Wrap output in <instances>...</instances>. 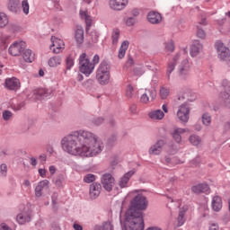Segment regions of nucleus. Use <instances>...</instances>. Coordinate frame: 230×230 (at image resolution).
<instances>
[{"instance_id": "nucleus-1", "label": "nucleus", "mask_w": 230, "mask_h": 230, "mask_svg": "<svg viewBox=\"0 0 230 230\" xmlns=\"http://www.w3.org/2000/svg\"><path fill=\"white\" fill-rule=\"evenodd\" d=\"M61 147L75 157H96L103 152L105 145L96 134L80 129L63 137Z\"/></svg>"}, {"instance_id": "nucleus-2", "label": "nucleus", "mask_w": 230, "mask_h": 230, "mask_svg": "<svg viewBox=\"0 0 230 230\" xmlns=\"http://www.w3.org/2000/svg\"><path fill=\"white\" fill-rule=\"evenodd\" d=\"M148 208V199L143 194L137 195L131 201V207L125 215L124 225L122 227H130L137 224V219L143 220V212Z\"/></svg>"}, {"instance_id": "nucleus-3", "label": "nucleus", "mask_w": 230, "mask_h": 230, "mask_svg": "<svg viewBox=\"0 0 230 230\" xmlns=\"http://www.w3.org/2000/svg\"><path fill=\"white\" fill-rule=\"evenodd\" d=\"M96 80L100 85H107L111 82V66L102 61L96 71Z\"/></svg>"}, {"instance_id": "nucleus-4", "label": "nucleus", "mask_w": 230, "mask_h": 230, "mask_svg": "<svg viewBox=\"0 0 230 230\" xmlns=\"http://www.w3.org/2000/svg\"><path fill=\"white\" fill-rule=\"evenodd\" d=\"M79 69L85 76H89L94 71V64L87 58V54L85 53L81 54L79 57Z\"/></svg>"}, {"instance_id": "nucleus-5", "label": "nucleus", "mask_w": 230, "mask_h": 230, "mask_svg": "<svg viewBox=\"0 0 230 230\" xmlns=\"http://www.w3.org/2000/svg\"><path fill=\"white\" fill-rule=\"evenodd\" d=\"M178 76L180 80L186 81L190 78V61L183 59L178 66Z\"/></svg>"}, {"instance_id": "nucleus-6", "label": "nucleus", "mask_w": 230, "mask_h": 230, "mask_svg": "<svg viewBox=\"0 0 230 230\" xmlns=\"http://www.w3.org/2000/svg\"><path fill=\"white\" fill-rule=\"evenodd\" d=\"M26 49V42L15 41L9 47V53L13 57H19Z\"/></svg>"}, {"instance_id": "nucleus-7", "label": "nucleus", "mask_w": 230, "mask_h": 230, "mask_svg": "<svg viewBox=\"0 0 230 230\" xmlns=\"http://www.w3.org/2000/svg\"><path fill=\"white\" fill-rule=\"evenodd\" d=\"M177 118L181 123H188L190 120V106L188 104H181L179 107Z\"/></svg>"}, {"instance_id": "nucleus-8", "label": "nucleus", "mask_w": 230, "mask_h": 230, "mask_svg": "<svg viewBox=\"0 0 230 230\" xmlns=\"http://www.w3.org/2000/svg\"><path fill=\"white\" fill-rule=\"evenodd\" d=\"M216 49L217 51V55L221 60H227L230 57L229 48L226 47L222 41L218 40L216 42Z\"/></svg>"}, {"instance_id": "nucleus-9", "label": "nucleus", "mask_w": 230, "mask_h": 230, "mask_svg": "<svg viewBox=\"0 0 230 230\" xmlns=\"http://www.w3.org/2000/svg\"><path fill=\"white\" fill-rule=\"evenodd\" d=\"M116 180L112 177L111 173H104L102 176V188L106 190V191H112V188H114V184Z\"/></svg>"}, {"instance_id": "nucleus-10", "label": "nucleus", "mask_w": 230, "mask_h": 230, "mask_svg": "<svg viewBox=\"0 0 230 230\" xmlns=\"http://www.w3.org/2000/svg\"><path fill=\"white\" fill-rule=\"evenodd\" d=\"M157 97V92L155 89H146V92L141 95L140 102L145 105L154 102Z\"/></svg>"}, {"instance_id": "nucleus-11", "label": "nucleus", "mask_w": 230, "mask_h": 230, "mask_svg": "<svg viewBox=\"0 0 230 230\" xmlns=\"http://www.w3.org/2000/svg\"><path fill=\"white\" fill-rule=\"evenodd\" d=\"M51 42L52 44L50 45V49L53 51V53L58 54L64 51V49L66 48V44L64 43V40L55 36H52Z\"/></svg>"}, {"instance_id": "nucleus-12", "label": "nucleus", "mask_w": 230, "mask_h": 230, "mask_svg": "<svg viewBox=\"0 0 230 230\" xmlns=\"http://www.w3.org/2000/svg\"><path fill=\"white\" fill-rule=\"evenodd\" d=\"M222 86L225 88V92L221 93V100H223L226 107H230V82L227 79H224Z\"/></svg>"}, {"instance_id": "nucleus-13", "label": "nucleus", "mask_w": 230, "mask_h": 230, "mask_svg": "<svg viewBox=\"0 0 230 230\" xmlns=\"http://www.w3.org/2000/svg\"><path fill=\"white\" fill-rule=\"evenodd\" d=\"M179 60H181V54H176L172 58V59H171L168 62L167 70H166V78H167L168 82H170L171 76H172V73H173V71H175V66H177Z\"/></svg>"}, {"instance_id": "nucleus-14", "label": "nucleus", "mask_w": 230, "mask_h": 230, "mask_svg": "<svg viewBox=\"0 0 230 230\" xmlns=\"http://www.w3.org/2000/svg\"><path fill=\"white\" fill-rule=\"evenodd\" d=\"M166 145L164 140L159 139L157 142H155L154 145H152L148 149L149 155H161V153L163 152V148Z\"/></svg>"}, {"instance_id": "nucleus-15", "label": "nucleus", "mask_w": 230, "mask_h": 230, "mask_svg": "<svg viewBox=\"0 0 230 230\" xmlns=\"http://www.w3.org/2000/svg\"><path fill=\"white\" fill-rule=\"evenodd\" d=\"M4 88L9 91H18V89H21V81L16 77L6 78L4 81Z\"/></svg>"}, {"instance_id": "nucleus-16", "label": "nucleus", "mask_w": 230, "mask_h": 230, "mask_svg": "<svg viewBox=\"0 0 230 230\" xmlns=\"http://www.w3.org/2000/svg\"><path fill=\"white\" fill-rule=\"evenodd\" d=\"M186 132H190V129L182 128H174L171 132V136L173 141H175V143L181 145V143L182 142V134H186Z\"/></svg>"}, {"instance_id": "nucleus-17", "label": "nucleus", "mask_w": 230, "mask_h": 230, "mask_svg": "<svg viewBox=\"0 0 230 230\" xmlns=\"http://www.w3.org/2000/svg\"><path fill=\"white\" fill-rule=\"evenodd\" d=\"M122 230H145V221L141 218L137 219V224H133V226L128 227H122ZM146 230H163L158 226H151Z\"/></svg>"}, {"instance_id": "nucleus-18", "label": "nucleus", "mask_w": 230, "mask_h": 230, "mask_svg": "<svg viewBox=\"0 0 230 230\" xmlns=\"http://www.w3.org/2000/svg\"><path fill=\"white\" fill-rule=\"evenodd\" d=\"M16 222L20 226H24V224H28V222H31V211L23 210V211L20 212L16 216Z\"/></svg>"}, {"instance_id": "nucleus-19", "label": "nucleus", "mask_w": 230, "mask_h": 230, "mask_svg": "<svg viewBox=\"0 0 230 230\" xmlns=\"http://www.w3.org/2000/svg\"><path fill=\"white\" fill-rule=\"evenodd\" d=\"M109 4L111 10L119 12L127 8V5L128 4V0H110Z\"/></svg>"}, {"instance_id": "nucleus-20", "label": "nucleus", "mask_w": 230, "mask_h": 230, "mask_svg": "<svg viewBox=\"0 0 230 230\" xmlns=\"http://www.w3.org/2000/svg\"><path fill=\"white\" fill-rule=\"evenodd\" d=\"M101 193H102V184L98 182H93L90 185L89 195L92 200H94L97 198H99Z\"/></svg>"}, {"instance_id": "nucleus-21", "label": "nucleus", "mask_w": 230, "mask_h": 230, "mask_svg": "<svg viewBox=\"0 0 230 230\" xmlns=\"http://www.w3.org/2000/svg\"><path fill=\"white\" fill-rule=\"evenodd\" d=\"M48 188H49V181L48 180H42L38 182L34 189L35 197L40 199L43 190H48Z\"/></svg>"}, {"instance_id": "nucleus-22", "label": "nucleus", "mask_w": 230, "mask_h": 230, "mask_svg": "<svg viewBox=\"0 0 230 230\" xmlns=\"http://www.w3.org/2000/svg\"><path fill=\"white\" fill-rule=\"evenodd\" d=\"M222 208H223L222 198L218 195L214 196L211 200L212 211H215V213H220V211H222Z\"/></svg>"}, {"instance_id": "nucleus-23", "label": "nucleus", "mask_w": 230, "mask_h": 230, "mask_svg": "<svg viewBox=\"0 0 230 230\" xmlns=\"http://www.w3.org/2000/svg\"><path fill=\"white\" fill-rule=\"evenodd\" d=\"M203 48L204 47L202 46V43H200V41L199 40L193 41L190 50V57L195 58L199 56V54L202 51Z\"/></svg>"}, {"instance_id": "nucleus-24", "label": "nucleus", "mask_w": 230, "mask_h": 230, "mask_svg": "<svg viewBox=\"0 0 230 230\" xmlns=\"http://www.w3.org/2000/svg\"><path fill=\"white\" fill-rule=\"evenodd\" d=\"M51 90H48L46 88H40L32 92V93L35 94L34 99L36 100H38V98H49L51 96Z\"/></svg>"}, {"instance_id": "nucleus-25", "label": "nucleus", "mask_w": 230, "mask_h": 230, "mask_svg": "<svg viewBox=\"0 0 230 230\" xmlns=\"http://www.w3.org/2000/svg\"><path fill=\"white\" fill-rule=\"evenodd\" d=\"M192 193L199 195V193H208L209 191V186L206 183H199L191 187Z\"/></svg>"}, {"instance_id": "nucleus-26", "label": "nucleus", "mask_w": 230, "mask_h": 230, "mask_svg": "<svg viewBox=\"0 0 230 230\" xmlns=\"http://www.w3.org/2000/svg\"><path fill=\"white\" fill-rule=\"evenodd\" d=\"M147 20L151 24H159V22L163 21V17L161 16V13L153 11L147 14Z\"/></svg>"}, {"instance_id": "nucleus-27", "label": "nucleus", "mask_w": 230, "mask_h": 230, "mask_svg": "<svg viewBox=\"0 0 230 230\" xmlns=\"http://www.w3.org/2000/svg\"><path fill=\"white\" fill-rule=\"evenodd\" d=\"M134 171H129L127 173H125L123 177L119 179V186L120 188H127V186L128 185V181H130V178L132 177V175H134Z\"/></svg>"}, {"instance_id": "nucleus-28", "label": "nucleus", "mask_w": 230, "mask_h": 230, "mask_svg": "<svg viewBox=\"0 0 230 230\" xmlns=\"http://www.w3.org/2000/svg\"><path fill=\"white\" fill-rule=\"evenodd\" d=\"M80 17L81 19H84L85 21V24H86V33L89 32V30H91V26H93V19L91 18V16H89V14L87 13V11H80Z\"/></svg>"}, {"instance_id": "nucleus-29", "label": "nucleus", "mask_w": 230, "mask_h": 230, "mask_svg": "<svg viewBox=\"0 0 230 230\" xmlns=\"http://www.w3.org/2000/svg\"><path fill=\"white\" fill-rule=\"evenodd\" d=\"M22 57L23 60L29 64H31V62L35 60V53H33L30 49H23Z\"/></svg>"}, {"instance_id": "nucleus-30", "label": "nucleus", "mask_w": 230, "mask_h": 230, "mask_svg": "<svg viewBox=\"0 0 230 230\" xmlns=\"http://www.w3.org/2000/svg\"><path fill=\"white\" fill-rule=\"evenodd\" d=\"M186 211H188L187 206L183 207L179 211V216L177 219L179 227H181V226H184L186 222Z\"/></svg>"}, {"instance_id": "nucleus-31", "label": "nucleus", "mask_w": 230, "mask_h": 230, "mask_svg": "<svg viewBox=\"0 0 230 230\" xmlns=\"http://www.w3.org/2000/svg\"><path fill=\"white\" fill-rule=\"evenodd\" d=\"M148 116L151 119L161 120L163 118H164V112L161 110H155L149 112Z\"/></svg>"}, {"instance_id": "nucleus-32", "label": "nucleus", "mask_w": 230, "mask_h": 230, "mask_svg": "<svg viewBox=\"0 0 230 230\" xmlns=\"http://www.w3.org/2000/svg\"><path fill=\"white\" fill-rule=\"evenodd\" d=\"M129 42L125 40L121 43V46L119 49L118 58H125V55H127V50L128 49Z\"/></svg>"}, {"instance_id": "nucleus-33", "label": "nucleus", "mask_w": 230, "mask_h": 230, "mask_svg": "<svg viewBox=\"0 0 230 230\" xmlns=\"http://www.w3.org/2000/svg\"><path fill=\"white\" fill-rule=\"evenodd\" d=\"M75 37L77 44L84 43V28L82 26L78 25L76 27Z\"/></svg>"}, {"instance_id": "nucleus-34", "label": "nucleus", "mask_w": 230, "mask_h": 230, "mask_svg": "<svg viewBox=\"0 0 230 230\" xmlns=\"http://www.w3.org/2000/svg\"><path fill=\"white\" fill-rule=\"evenodd\" d=\"M8 11L13 12V13H19V0H9L7 5Z\"/></svg>"}, {"instance_id": "nucleus-35", "label": "nucleus", "mask_w": 230, "mask_h": 230, "mask_svg": "<svg viewBox=\"0 0 230 230\" xmlns=\"http://www.w3.org/2000/svg\"><path fill=\"white\" fill-rule=\"evenodd\" d=\"M48 64L49 67H58V66H60V64H62V58H60V57L58 56L52 57L49 59Z\"/></svg>"}, {"instance_id": "nucleus-36", "label": "nucleus", "mask_w": 230, "mask_h": 230, "mask_svg": "<svg viewBox=\"0 0 230 230\" xmlns=\"http://www.w3.org/2000/svg\"><path fill=\"white\" fill-rule=\"evenodd\" d=\"M49 6L55 12H62V4H60V0H49Z\"/></svg>"}, {"instance_id": "nucleus-37", "label": "nucleus", "mask_w": 230, "mask_h": 230, "mask_svg": "<svg viewBox=\"0 0 230 230\" xmlns=\"http://www.w3.org/2000/svg\"><path fill=\"white\" fill-rule=\"evenodd\" d=\"M119 29H113L111 32V40L113 46H116V44H118V42L119 41Z\"/></svg>"}, {"instance_id": "nucleus-38", "label": "nucleus", "mask_w": 230, "mask_h": 230, "mask_svg": "<svg viewBox=\"0 0 230 230\" xmlns=\"http://www.w3.org/2000/svg\"><path fill=\"white\" fill-rule=\"evenodd\" d=\"M168 96H170V88L166 86H162L160 88V98H162V100H166Z\"/></svg>"}, {"instance_id": "nucleus-39", "label": "nucleus", "mask_w": 230, "mask_h": 230, "mask_svg": "<svg viewBox=\"0 0 230 230\" xmlns=\"http://www.w3.org/2000/svg\"><path fill=\"white\" fill-rule=\"evenodd\" d=\"M190 143H191V145H193L194 146H199L201 140H200V137L197 136V135H191L189 138Z\"/></svg>"}, {"instance_id": "nucleus-40", "label": "nucleus", "mask_w": 230, "mask_h": 230, "mask_svg": "<svg viewBox=\"0 0 230 230\" xmlns=\"http://www.w3.org/2000/svg\"><path fill=\"white\" fill-rule=\"evenodd\" d=\"M8 22V15L4 13H0V28H4Z\"/></svg>"}, {"instance_id": "nucleus-41", "label": "nucleus", "mask_w": 230, "mask_h": 230, "mask_svg": "<svg viewBox=\"0 0 230 230\" xmlns=\"http://www.w3.org/2000/svg\"><path fill=\"white\" fill-rule=\"evenodd\" d=\"M6 175H8V165H6V164H2L0 165V177L4 179L6 178Z\"/></svg>"}, {"instance_id": "nucleus-42", "label": "nucleus", "mask_w": 230, "mask_h": 230, "mask_svg": "<svg viewBox=\"0 0 230 230\" xmlns=\"http://www.w3.org/2000/svg\"><path fill=\"white\" fill-rule=\"evenodd\" d=\"M202 123L206 127H209V125H211V115L209 113H204L202 115Z\"/></svg>"}, {"instance_id": "nucleus-43", "label": "nucleus", "mask_w": 230, "mask_h": 230, "mask_svg": "<svg viewBox=\"0 0 230 230\" xmlns=\"http://www.w3.org/2000/svg\"><path fill=\"white\" fill-rule=\"evenodd\" d=\"M22 9L25 15L30 13V3H28V0L22 1Z\"/></svg>"}, {"instance_id": "nucleus-44", "label": "nucleus", "mask_w": 230, "mask_h": 230, "mask_svg": "<svg viewBox=\"0 0 230 230\" xmlns=\"http://www.w3.org/2000/svg\"><path fill=\"white\" fill-rule=\"evenodd\" d=\"M96 181V176L94 174H86L84 177V182H86L87 184H91V182H94Z\"/></svg>"}, {"instance_id": "nucleus-45", "label": "nucleus", "mask_w": 230, "mask_h": 230, "mask_svg": "<svg viewBox=\"0 0 230 230\" xmlns=\"http://www.w3.org/2000/svg\"><path fill=\"white\" fill-rule=\"evenodd\" d=\"M102 230H114V225L111 221H104L102 224Z\"/></svg>"}, {"instance_id": "nucleus-46", "label": "nucleus", "mask_w": 230, "mask_h": 230, "mask_svg": "<svg viewBox=\"0 0 230 230\" xmlns=\"http://www.w3.org/2000/svg\"><path fill=\"white\" fill-rule=\"evenodd\" d=\"M66 69H71L75 66V58L73 56H68L66 59Z\"/></svg>"}, {"instance_id": "nucleus-47", "label": "nucleus", "mask_w": 230, "mask_h": 230, "mask_svg": "<svg viewBox=\"0 0 230 230\" xmlns=\"http://www.w3.org/2000/svg\"><path fill=\"white\" fill-rule=\"evenodd\" d=\"M165 49L169 53H173V51H175V45L173 44V41L170 40L168 42H165Z\"/></svg>"}, {"instance_id": "nucleus-48", "label": "nucleus", "mask_w": 230, "mask_h": 230, "mask_svg": "<svg viewBox=\"0 0 230 230\" xmlns=\"http://www.w3.org/2000/svg\"><path fill=\"white\" fill-rule=\"evenodd\" d=\"M2 116H3V119H4V121H8L10 119V118H12V116H13V113H12V111H4Z\"/></svg>"}, {"instance_id": "nucleus-49", "label": "nucleus", "mask_w": 230, "mask_h": 230, "mask_svg": "<svg viewBox=\"0 0 230 230\" xmlns=\"http://www.w3.org/2000/svg\"><path fill=\"white\" fill-rule=\"evenodd\" d=\"M134 93V87L132 85H128L126 89V96L127 98H132Z\"/></svg>"}, {"instance_id": "nucleus-50", "label": "nucleus", "mask_w": 230, "mask_h": 230, "mask_svg": "<svg viewBox=\"0 0 230 230\" xmlns=\"http://www.w3.org/2000/svg\"><path fill=\"white\" fill-rule=\"evenodd\" d=\"M136 22H137V19H136L135 17H128L126 19V24L128 26H134Z\"/></svg>"}, {"instance_id": "nucleus-51", "label": "nucleus", "mask_w": 230, "mask_h": 230, "mask_svg": "<svg viewBox=\"0 0 230 230\" xmlns=\"http://www.w3.org/2000/svg\"><path fill=\"white\" fill-rule=\"evenodd\" d=\"M197 37H199V39H206V32L204 30L198 27Z\"/></svg>"}, {"instance_id": "nucleus-52", "label": "nucleus", "mask_w": 230, "mask_h": 230, "mask_svg": "<svg viewBox=\"0 0 230 230\" xmlns=\"http://www.w3.org/2000/svg\"><path fill=\"white\" fill-rule=\"evenodd\" d=\"M103 121H105V119L104 118H102V117H98V118H95L93 119V122L99 126V125H102V123H103Z\"/></svg>"}, {"instance_id": "nucleus-53", "label": "nucleus", "mask_w": 230, "mask_h": 230, "mask_svg": "<svg viewBox=\"0 0 230 230\" xmlns=\"http://www.w3.org/2000/svg\"><path fill=\"white\" fill-rule=\"evenodd\" d=\"M63 182H64V178H63V177H59V178H58V179L55 181V185H56L58 188H62Z\"/></svg>"}, {"instance_id": "nucleus-54", "label": "nucleus", "mask_w": 230, "mask_h": 230, "mask_svg": "<svg viewBox=\"0 0 230 230\" xmlns=\"http://www.w3.org/2000/svg\"><path fill=\"white\" fill-rule=\"evenodd\" d=\"M106 123H108V125H110L111 127H114V125H116V120H114L113 117H109L108 119H106Z\"/></svg>"}, {"instance_id": "nucleus-55", "label": "nucleus", "mask_w": 230, "mask_h": 230, "mask_svg": "<svg viewBox=\"0 0 230 230\" xmlns=\"http://www.w3.org/2000/svg\"><path fill=\"white\" fill-rule=\"evenodd\" d=\"M0 230H13L10 226H8L6 223H1L0 224Z\"/></svg>"}, {"instance_id": "nucleus-56", "label": "nucleus", "mask_w": 230, "mask_h": 230, "mask_svg": "<svg viewBox=\"0 0 230 230\" xmlns=\"http://www.w3.org/2000/svg\"><path fill=\"white\" fill-rule=\"evenodd\" d=\"M93 63H92V64H94V67H96V64L100 63V56L98 54L93 56Z\"/></svg>"}, {"instance_id": "nucleus-57", "label": "nucleus", "mask_w": 230, "mask_h": 230, "mask_svg": "<svg viewBox=\"0 0 230 230\" xmlns=\"http://www.w3.org/2000/svg\"><path fill=\"white\" fill-rule=\"evenodd\" d=\"M49 172L50 175H55V173H57V167H55V165H50L49 167Z\"/></svg>"}, {"instance_id": "nucleus-58", "label": "nucleus", "mask_w": 230, "mask_h": 230, "mask_svg": "<svg viewBox=\"0 0 230 230\" xmlns=\"http://www.w3.org/2000/svg\"><path fill=\"white\" fill-rule=\"evenodd\" d=\"M130 112L132 114H136L137 112V106L136 104H132L129 108Z\"/></svg>"}, {"instance_id": "nucleus-59", "label": "nucleus", "mask_w": 230, "mask_h": 230, "mask_svg": "<svg viewBox=\"0 0 230 230\" xmlns=\"http://www.w3.org/2000/svg\"><path fill=\"white\" fill-rule=\"evenodd\" d=\"M208 230H220L217 224L212 223L209 226Z\"/></svg>"}, {"instance_id": "nucleus-60", "label": "nucleus", "mask_w": 230, "mask_h": 230, "mask_svg": "<svg viewBox=\"0 0 230 230\" xmlns=\"http://www.w3.org/2000/svg\"><path fill=\"white\" fill-rule=\"evenodd\" d=\"M22 186H24V188H31V182H30V180H24Z\"/></svg>"}, {"instance_id": "nucleus-61", "label": "nucleus", "mask_w": 230, "mask_h": 230, "mask_svg": "<svg viewBox=\"0 0 230 230\" xmlns=\"http://www.w3.org/2000/svg\"><path fill=\"white\" fill-rule=\"evenodd\" d=\"M39 173H40V177H42V179H44L46 177L47 171H46V169H39Z\"/></svg>"}, {"instance_id": "nucleus-62", "label": "nucleus", "mask_w": 230, "mask_h": 230, "mask_svg": "<svg viewBox=\"0 0 230 230\" xmlns=\"http://www.w3.org/2000/svg\"><path fill=\"white\" fill-rule=\"evenodd\" d=\"M131 15H133V17H137L139 15V9H133L131 11Z\"/></svg>"}, {"instance_id": "nucleus-63", "label": "nucleus", "mask_w": 230, "mask_h": 230, "mask_svg": "<svg viewBox=\"0 0 230 230\" xmlns=\"http://www.w3.org/2000/svg\"><path fill=\"white\" fill-rule=\"evenodd\" d=\"M22 107H24V102H21V103L15 105L14 111H21V109H22Z\"/></svg>"}, {"instance_id": "nucleus-64", "label": "nucleus", "mask_w": 230, "mask_h": 230, "mask_svg": "<svg viewBox=\"0 0 230 230\" xmlns=\"http://www.w3.org/2000/svg\"><path fill=\"white\" fill-rule=\"evenodd\" d=\"M73 227L75 230H84V227H82V226L78 224H74Z\"/></svg>"}]
</instances>
